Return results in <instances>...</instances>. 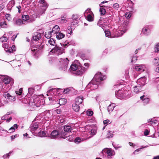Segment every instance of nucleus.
Instances as JSON below:
<instances>
[{
	"instance_id": "nucleus-11",
	"label": "nucleus",
	"mask_w": 159,
	"mask_h": 159,
	"mask_svg": "<svg viewBox=\"0 0 159 159\" xmlns=\"http://www.w3.org/2000/svg\"><path fill=\"white\" fill-rule=\"evenodd\" d=\"M3 95L5 98L8 99L10 101L13 102L16 100L15 97L11 96L9 93L7 92L4 93Z\"/></svg>"
},
{
	"instance_id": "nucleus-22",
	"label": "nucleus",
	"mask_w": 159,
	"mask_h": 159,
	"mask_svg": "<svg viewBox=\"0 0 159 159\" xmlns=\"http://www.w3.org/2000/svg\"><path fill=\"white\" fill-rule=\"evenodd\" d=\"M83 98L82 96L77 97L75 99L76 103L78 105L81 104L83 102Z\"/></svg>"
},
{
	"instance_id": "nucleus-12",
	"label": "nucleus",
	"mask_w": 159,
	"mask_h": 159,
	"mask_svg": "<svg viewBox=\"0 0 159 159\" xmlns=\"http://www.w3.org/2000/svg\"><path fill=\"white\" fill-rule=\"evenodd\" d=\"M41 128H39V130L36 132L35 134H34V135L36 136H38L39 137H46L47 136L46 134V133L44 131H42L41 130Z\"/></svg>"
},
{
	"instance_id": "nucleus-53",
	"label": "nucleus",
	"mask_w": 159,
	"mask_h": 159,
	"mask_svg": "<svg viewBox=\"0 0 159 159\" xmlns=\"http://www.w3.org/2000/svg\"><path fill=\"white\" fill-rule=\"evenodd\" d=\"M110 123V121L108 120H107L103 121V123L104 125H107Z\"/></svg>"
},
{
	"instance_id": "nucleus-51",
	"label": "nucleus",
	"mask_w": 159,
	"mask_h": 159,
	"mask_svg": "<svg viewBox=\"0 0 159 159\" xmlns=\"http://www.w3.org/2000/svg\"><path fill=\"white\" fill-rule=\"evenodd\" d=\"M148 147V146H145L144 147H143V146H142L141 147V148H138L136 150L134 151V153L135 152H139L141 149H143V148H146Z\"/></svg>"
},
{
	"instance_id": "nucleus-7",
	"label": "nucleus",
	"mask_w": 159,
	"mask_h": 159,
	"mask_svg": "<svg viewBox=\"0 0 159 159\" xmlns=\"http://www.w3.org/2000/svg\"><path fill=\"white\" fill-rule=\"evenodd\" d=\"M59 61L60 62L62 63V70H66L69 63V60L68 58H67L64 59L61 58L59 60Z\"/></svg>"
},
{
	"instance_id": "nucleus-19",
	"label": "nucleus",
	"mask_w": 159,
	"mask_h": 159,
	"mask_svg": "<svg viewBox=\"0 0 159 159\" xmlns=\"http://www.w3.org/2000/svg\"><path fill=\"white\" fill-rule=\"evenodd\" d=\"M111 31L109 30H105V33L106 36L110 38H114V33L113 31L112 32Z\"/></svg>"
},
{
	"instance_id": "nucleus-62",
	"label": "nucleus",
	"mask_w": 159,
	"mask_h": 159,
	"mask_svg": "<svg viewBox=\"0 0 159 159\" xmlns=\"http://www.w3.org/2000/svg\"><path fill=\"white\" fill-rule=\"evenodd\" d=\"M148 121V122H150L152 124H153V120L152 119H149Z\"/></svg>"
},
{
	"instance_id": "nucleus-1",
	"label": "nucleus",
	"mask_w": 159,
	"mask_h": 159,
	"mask_svg": "<svg viewBox=\"0 0 159 159\" xmlns=\"http://www.w3.org/2000/svg\"><path fill=\"white\" fill-rule=\"evenodd\" d=\"M39 0L40 4H42V5L40 6L41 7L39 9V11H38V15H36V16L35 17V18H34L31 17H30L28 15H23L22 16V19L23 21H26L30 19V22H33L35 18L39 16L44 13L48 7V5L45 2L44 0Z\"/></svg>"
},
{
	"instance_id": "nucleus-26",
	"label": "nucleus",
	"mask_w": 159,
	"mask_h": 159,
	"mask_svg": "<svg viewBox=\"0 0 159 159\" xmlns=\"http://www.w3.org/2000/svg\"><path fill=\"white\" fill-rule=\"evenodd\" d=\"M72 108L73 110L76 112H78L80 110V107L76 103L73 104L72 105Z\"/></svg>"
},
{
	"instance_id": "nucleus-38",
	"label": "nucleus",
	"mask_w": 159,
	"mask_h": 159,
	"mask_svg": "<svg viewBox=\"0 0 159 159\" xmlns=\"http://www.w3.org/2000/svg\"><path fill=\"white\" fill-rule=\"evenodd\" d=\"M52 32L51 31H49L47 33H46L45 34V37L48 39H49L51 37Z\"/></svg>"
},
{
	"instance_id": "nucleus-54",
	"label": "nucleus",
	"mask_w": 159,
	"mask_h": 159,
	"mask_svg": "<svg viewBox=\"0 0 159 159\" xmlns=\"http://www.w3.org/2000/svg\"><path fill=\"white\" fill-rule=\"evenodd\" d=\"M119 7V5L117 3H115L113 5V7L116 9L118 8Z\"/></svg>"
},
{
	"instance_id": "nucleus-58",
	"label": "nucleus",
	"mask_w": 159,
	"mask_h": 159,
	"mask_svg": "<svg viewBox=\"0 0 159 159\" xmlns=\"http://www.w3.org/2000/svg\"><path fill=\"white\" fill-rule=\"evenodd\" d=\"M144 134L146 135H148L149 134V131L148 130H146L144 133Z\"/></svg>"
},
{
	"instance_id": "nucleus-27",
	"label": "nucleus",
	"mask_w": 159,
	"mask_h": 159,
	"mask_svg": "<svg viewBox=\"0 0 159 159\" xmlns=\"http://www.w3.org/2000/svg\"><path fill=\"white\" fill-rule=\"evenodd\" d=\"M41 36V34L39 33H37L34 34L33 36V39L34 40H37L39 39Z\"/></svg>"
},
{
	"instance_id": "nucleus-14",
	"label": "nucleus",
	"mask_w": 159,
	"mask_h": 159,
	"mask_svg": "<svg viewBox=\"0 0 159 159\" xmlns=\"http://www.w3.org/2000/svg\"><path fill=\"white\" fill-rule=\"evenodd\" d=\"M114 151L111 149H108L107 148L104 149L102 151V153L103 154H104L106 153L108 156H111L113 155Z\"/></svg>"
},
{
	"instance_id": "nucleus-17",
	"label": "nucleus",
	"mask_w": 159,
	"mask_h": 159,
	"mask_svg": "<svg viewBox=\"0 0 159 159\" xmlns=\"http://www.w3.org/2000/svg\"><path fill=\"white\" fill-rule=\"evenodd\" d=\"M61 137L63 139H65L67 138L66 140H68L69 141H71L73 140V138L72 136H67V134H66L64 132H62L61 133Z\"/></svg>"
},
{
	"instance_id": "nucleus-61",
	"label": "nucleus",
	"mask_w": 159,
	"mask_h": 159,
	"mask_svg": "<svg viewBox=\"0 0 159 159\" xmlns=\"http://www.w3.org/2000/svg\"><path fill=\"white\" fill-rule=\"evenodd\" d=\"M134 61H136L137 60V57H134L131 60V62H133L134 61Z\"/></svg>"
},
{
	"instance_id": "nucleus-18",
	"label": "nucleus",
	"mask_w": 159,
	"mask_h": 159,
	"mask_svg": "<svg viewBox=\"0 0 159 159\" xmlns=\"http://www.w3.org/2000/svg\"><path fill=\"white\" fill-rule=\"evenodd\" d=\"M58 90H59V89H56L55 88L50 89L47 92V95L48 96L55 95L56 93L57 94L58 92Z\"/></svg>"
},
{
	"instance_id": "nucleus-34",
	"label": "nucleus",
	"mask_w": 159,
	"mask_h": 159,
	"mask_svg": "<svg viewBox=\"0 0 159 159\" xmlns=\"http://www.w3.org/2000/svg\"><path fill=\"white\" fill-rule=\"evenodd\" d=\"M140 90L141 89L140 87L138 85L135 86L134 87V91L135 93H138Z\"/></svg>"
},
{
	"instance_id": "nucleus-2",
	"label": "nucleus",
	"mask_w": 159,
	"mask_h": 159,
	"mask_svg": "<svg viewBox=\"0 0 159 159\" xmlns=\"http://www.w3.org/2000/svg\"><path fill=\"white\" fill-rule=\"evenodd\" d=\"M105 79V77L102 75L100 72H97L94 77L88 85V87H90L92 89L98 88L101 82Z\"/></svg>"
},
{
	"instance_id": "nucleus-25",
	"label": "nucleus",
	"mask_w": 159,
	"mask_h": 159,
	"mask_svg": "<svg viewBox=\"0 0 159 159\" xmlns=\"http://www.w3.org/2000/svg\"><path fill=\"white\" fill-rule=\"evenodd\" d=\"M65 34L60 32H58L56 34L57 38L58 39H61L65 37Z\"/></svg>"
},
{
	"instance_id": "nucleus-20",
	"label": "nucleus",
	"mask_w": 159,
	"mask_h": 159,
	"mask_svg": "<svg viewBox=\"0 0 159 159\" xmlns=\"http://www.w3.org/2000/svg\"><path fill=\"white\" fill-rule=\"evenodd\" d=\"M3 82L5 84H8L11 80V79L7 76H4Z\"/></svg>"
},
{
	"instance_id": "nucleus-13",
	"label": "nucleus",
	"mask_w": 159,
	"mask_h": 159,
	"mask_svg": "<svg viewBox=\"0 0 159 159\" xmlns=\"http://www.w3.org/2000/svg\"><path fill=\"white\" fill-rule=\"evenodd\" d=\"M146 66L144 65H137L135 66V69L137 71L143 72L145 70Z\"/></svg>"
},
{
	"instance_id": "nucleus-4",
	"label": "nucleus",
	"mask_w": 159,
	"mask_h": 159,
	"mask_svg": "<svg viewBox=\"0 0 159 159\" xmlns=\"http://www.w3.org/2000/svg\"><path fill=\"white\" fill-rule=\"evenodd\" d=\"M127 25L125 23H123L121 25L117 31L116 30H113V32L114 33V38L118 37L121 36L127 30Z\"/></svg>"
},
{
	"instance_id": "nucleus-57",
	"label": "nucleus",
	"mask_w": 159,
	"mask_h": 159,
	"mask_svg": "<svg viewBox=\"0 0 159 159\" xmlns=\"http://www.w3.org/2000/svg\"><path fill=\"white\" fill-rule=\"evenodd\" d=\"M55 112L57 114H60L61 111V110L59 109L55 110Z\"/></svg>"
},
{
	"instance_id": "nucleus-32",
	"label": "nucleus",
	"mask_w": 159,
	"mask_h": 159,
	"mask_svg": "<svg viewBox=\"0 0 159 159\" xmlns=\"http://www.w3.org/2000/svg\"><path fill=\"white\" fill-rule=\"evenodd\" d=\"M2 47L4 48L5 51L6 52H9V48H10L9 45L7 43H4L2 45Z\"/></svg>"
},
{
	"instance_id": "nucleus-52",
	"label": "nucleus",
	"mask_w": 159,
	"mask_h": 159,
	"mask_svg": "<svg viewBox=\"0 0 159 159\" xmlns=\"http://www.w3.org/2000/svg\"><path fill=\"white\" fill-rule=\"evenodd\" d=\"M59 22L61 23H64L66 22V20L65 18H63L59 20Z\"/></svg>"
},
{
	"instance_id": "nucleus-59",
	"label": "nucleus",
	"mask_w": 159,
	"mask_h": 159,
	"mask_svg": "<svg viewBox=\"0 0 159 159\" xmlns=\"http://www.w3.org/2000/svg\"><path fill=\"white\" fill-rule=\"evenodd\" d=\"M121 85H115L114 87V90H116L117 89L119 88V87Z\"/></svg>"
},
{
	"instance_id": "nucleus-43",
	"label": "nucleus",
	"mask_w": 159,
	"mask_h": 159,
	"mask_svg": "<svg viewBox=\"0 0 159 159\" xmlns=\"http://www.w3.org/2000/svg\"><path fill=\"white\" fill-rule=\"evenodd\" d=\"M125 16L126 18L128 19L131 16V14L130 12H128L126 13Z\"/></svg>"
},
{
	"instance_id": "nucleus-5",
	"label": "nucleus",
	"mask_w": 159,
	"mask_h": 159,
	"mask_svg": "<svg viewBox=\"0 0 159 159\" xmlns=\"http://www.w3.org/2000/svg\"><path fill=\"white\" fill-rule=\"evenodd\" d=\"M127 91H125L124 92L122 90H119L118 91H116L115 94L118 98L124 99L127 96Z\"/></svg>"
},
{
	"instance_id": "nucleus-55",
	"label": "nucleus",
	"mask_w": 159,
	"mask_h": 159,
	"mask_svg": "<svg viewBox=\"0 0 159 159\" xmlns=\"http://www.w3.org/2000/svg\"><path fill=\"white\" fill-rule=\"evenodd\" d=\"M70 89H64L63 92L64 93H66L70 91Z\"/></svg>"
},
{
	"instance_id": "nucleus-64",
	"label": "nucleus",
	"mask_w": 159,
	"mask_h": 159,
	"mask_svg": "<svg viewBox=\"0 0 159 159\" xmlns=\"http://www.w3.org/2000/svg\"><path fill=\"white\" fill-rule=\"evenodd\" d=\"M155 71L156 72L159 73V66L158 67L156 68L155 70Z\"/></svg>"
},
{
	"instance_id": "nucleus-50",
	"label": "nucleus",
	"mask_w": 159,
	"mask_h": 159,
	"mask_svg": "<svg viewBox=\"0 0 159 159\" xmlns=\"http://www.w3.org/2000/svg\"><path fill=\"white\" fill-rule=\"evenodd\" d=\"M10 16H11L10 14H7L5 16L6 18L8 20L10 21L11 19Z\"/></svg>"
},
{
	"instance_id": "nucleus-8",
	"label": "nucleus",
	"mask_w": 159,
	"mask_h": 159,
	"mask_svg": "<svg viewBox=\"0 0 159 159\" xmlns=\"http://www.w3.org/2000/svg\"><path fill=\"white\" fill-rule=\"evenodd\" d=\"M52 52H54L57 55H59L62 54L64 52L63 49L56 45L54 48L51 51Z\"/></svg>"
},
{
	"instance_id": "nucleus-24",
	"label": "nucleus",
	"mask_w": 159,
	"mask_h": 159,
	"mask_svg": "<svg viewBox=\"0 0 159 159\" xmlns=\"http://www.w3.org/2000/svg\"><path fill=\"white\" fill-rule=\"evenodd\" d=\"M140 98L143 100L144 105L148 104L149 101V98L146 97H145L144 95L141 96Z\"/></svg>"
},
{
	"instance_id": "nucleus-28",
	"label": "nucleus",
	"mask_w": 159,
	"mask_h": 159,
	"mask_svg": "<svg viewBox=\"0 0 159 159\" xmlns=\"http://www.w3.org/2000/svg\"><path fill=\"white\" fill-rule=\"evenodd\" d=\"M115 107V105L114 104H111L109 105L108 107V111L109 112H112Z\"/></svg>"
},
{
	"instance_id": "nucleus-9",
	"label": "nucleus",
	"mask_w": 159,
	"mask_h": 159,
	"mask_svg": "<svg viewBox=\"0 0 159 159\" xmlns=\"http://www.w3.org/2000/svg\"><path fill=\"white\" fill-rule=\"evenodd\" d=\"M30 128L31 132L35 134L36 132L38 131V130H39V127L38 123H36L31 125Z\"/></svg>"
},
{
	"instance_id": "nucleus-39",
	"label": "nucleus",
	"mask_w": 159,
	"mask_h": 159,
	"mask_svg": "<svg viewBox=\"0 0 159 159\" xmlns=\"http://www.w3.org/2000/svg\"><path fill=\"white\" fill-rule=\"evenodd\" d=\"M7 24L6 21H4L1 23L0 25L1 27L3 28H7Z\"/></svg>"
},
{
	"instance_id": "nucleus-37",
	"label": "nucleus",
	"mask_w": 159,
	"mask_h": 159,
	"mask_svg": "<svg viewBox=\"0 0 159 159\" xmlns=\"http://www.w3.org/2000/svg\"><path fill=\"white\" fill-rule=\"evenodd\" d=\"M154 51L155 52H157L159 51V43L156 44L154 47Z\"/></svg>"
},
{
	"instance_id": "nucleus-29",
	"label": "nucleus",
	"mask_w": 159,
	"mask_h": 159,
	"mask_svg": "<svg viewBox=\"0 0 159 159\" xmlns=\"http://www.w3.org/2000/svg\"><path fill=\"white\" fill-rule=\"evenodd\" d=\"M64 129L65 131L67 132H69L71 131V127L69 125H66L64 126Z\"/></svg>"
},
{
	"instance_id": "nucleus-44",
	"label": "nucleus",
	"mask_w": 159,
	"mask_h": 159,
	"mask_svg": "<svg viewBox=\"0 0 159 159\" xmlns=\"http://www.w3.org/2000/svg\"><path fill=\"white\" fill-rule=\"evenodd\" d=\"M72 28L70 26H69L68 27L67 30V33L68 34H70V35L72 33Z\"/></svg>"
},
{
	"instance_id": "nucleus-42",
	"label": "nucleus",
	"mask_w": 159,
	"mask_h": 159,
	"mask_svg": "<svg viewBox=\"0 0 159 159\" xmlns=\"http://www.w3.org/2000/svg\"><path fill=\"white\" fill-rule=\"evenodd\" d=\"M9 48V52H14L15 51V46L14 45H13L12 46V47L11 48Z\"/></svg>"
},
{
	"instance_id": "nucleus-30",
	"label": "nucleus",
	"mask_w": 159,
	"mask_h": 159,
	"mask_svg": "<svg viewBox=\"0 0 159 159\" xmlns=\"http://www.w3.org/2000/svg\"><path fill=\"white\" fill-rule=\"evenodd\" d=\"M66 102V100L64 98L59 99L58 103L60 105H63L65 104Z\"/></svg>"
},
{
	"instance_id": "nucleus-21",
	"label": "nucleus",
	"mask_w": 159,
	"mask_h": 159,
	"mask_svg": "<svg viewBox=\"0 0 159 159\" xmlns=\"http://www.w3.org/2000/svg\"><path fill=\"white\" fill-rule=\"evenodd\" d=\"M60 28L57 25H55L53 28L51 32L52 33L56 34L60 31Z\"/></svg>"
},
{
	"instance_id": "nucleus-16",
	"label": "nucleus",
	"mask_w": 159,
	"mask_h": 159,
	"mask_svg": "<svg viewBox=\"0 0 159 159\" xmlns=\"http://www.w3.org/2000/svg\"><path fill=\"white\" fill-rule=\"evenodd\" d=\"M59 134V132L57 130L53 131L49 136L51 139H55L57 138Z\"/></svg>"
},
{
	"instance_id": "nucleus-45",
	"label": "nucleus",
	"mask_w": 159,
	"mask_h": 159,
	"mask_svg": "<svg viewBox=\"0 0 159 159\" xmlns=\"http://www.w3.org/2000/svg\"><path fill=\"white\" fill-rule=\"evenodd\" d=\"M0 40L2 42H6L7 40V38L4 36H3L0 38Z\"/></svg>"
},
{
	"instance_id": "nucleus-6",
	"label": "nucleus",
	"mask_w": 159,
	"mask_h": 159,
	"mask_svg": "<svg viewBox=\"0 0 159 159\" xmlns=\"http://www.w3.org/2000/svg\"><path fill=\"white\" fill-rule=\"evenodd\" d=\"M97 133V129L96 128H92L90 129L89 130L86 134V139H89L96 134Z\"/></svg>"
},
{
	"instance_id": "nucleus-63",
	"label": "nucleus",
	"mask_w": 159,
	"mask_h": 159,
	"mask_svg": "<svg viewBox=\"0 0 159 159\" xmlns=\"http://www.w3.org/2000/svg\"><path fill=\"white\" fill-rule=\"evenodd\" d=\"M85 66H86L88 68L89 66V64L88 63H85L84 64Z\"/></svg>"
},
{
	"instance_id": "nucleus-15",
	"label": "nucleus",
	"mask_w": 159,
	"mask_h": 159,
	"mask_svg": "<svg viewBox=\"0 0 159 159\" xmlns=\"http://www.w3.org/2000/svg\"><path fill=\"white\" fill-rule=\"evenodd\" d=\"M89 13V14L88 15L87 19L89 21H91L93 20V18L92 16L90 15V14L91 13V11L90 10V9H88L86 10L84 13V15L85 16L88 13Z\"/></svg>"
},
{
	"instance_id": "nucleus-23",
	"label": "nucleus",
	"mask_w": 159,
	"mask_h": 159,
	"mask_svg": "<svg viewBox=\"0 0 159 159\" xmlns=\"http://www.w3.org/2000/svg\"><path fill=\"white\" fill-rule=\"evenodd\" d=\"M142 32L145 35H148L150 33V30L148 28L144 27L142 29Z\"/></svg>"
},
{
	"instance_id": "nucleus-49",
	"label": "nucleus",
	"mask_w": 159,
	"mask_h": 159,
	"mask_svg": "<svg viewBox=\"0 0 159 159\" xmlns=\"http://www.w3.org/2000/svg\"><path fill=\"white\" fill-rule=\"evenodd\" d=\"M34 92V89L32 88L28 89V93L29 94H32Z\"/></svg>"
},
{
	"instance_id": "nucleus-46",
	"label": "nucleus",
	"mask_w": 159,
	"mask_h": 159,
	"mask_svg": "<svg viewBox=\"0 0 159 159\" xmlns=\"http://www.w3.org/2000/svg\"><path fill=\"white\" fill-rule=\"evenodd\" d=\"M87 115L89 116H91L93 115V112L91 111H87L86 112Z\"/></svg>"
},
{
	"instance_id": "nucleus-36",
	"label": "nucleus",
	"mask_w": 159,
	"mask_h": 159,
	"mask_svg": "<svg viewBox=\"0 0 159 159\" xmlns=\"http://www.w3.org/2000/svg\"><path fill=\"white\" fill-rule=\"evenodd\" d=\"M48 43L51 45L54 46L55 44V41L52 39H50L48 41Z\"/></svg>"
},
{
	"instance_id": "nucleus-48",
	"label": "nucleus",
	"mask_w": 159,
	"mask_h": 159,
	"mask_svg": "<svg viewBox=\"0 0 159 159\" xmlns=\"http://www.w3.org/2000/svg\"><path fill=\"white\" fill-rule=\"evenodd\" d=\"M81 141V139L80 138H76L75 140V142L76 143H80Z\"/></svg>"
},
{
	"instance_id": "nucleus-47",
	"label": "nucleus",
	"mask_w": 159,
	"mask_h": 159,
	"mask_svg": "<svg viewBox=\"0 0 159 159\" xmlns=\"http://www.w3.org/2000/svg\"><path fill=\"white\" fill-rule=\"evenodd\" d=\"M11 153V152H10L9 153L4 154L3 156V158H8L10 156V154Z\"/></svg>"
},
{
	"instance_id": "nucleus-60",
	"label": "nucleus",
	"mask_w": 159,
	"mask_h": 159,
	"mask_svg": "<svg viewBox=\"0 0 159 159\" xmlns=\"http://www.w3.org/2000/svg\"><path fill=\"white\" fill-rule=\"evenodd\" d=\"M17 136V134H15L14 135H12L11 137V139L13 140Z\"/></svg>"
},
{
	"instance_id": "nucleus-35",
	"label": "nucleus",
	"mask_w": 159,
	"mask_h": 159,
	"mask_svg": "<svg viewBox=\"0 0 159 159\" xmlns=\"http://www.w3.org/2000/svg\"><path fill=\"white\" fill-rule=\"evenodd\" d=\"M100 6L101 7L100 9V12L101 13V14L102 15H104L106 11L104 8L102 7V6L101 4L100 5Z\"/></svg>"
},
{
	"instance_id": "nucleus-40",
	"label": "nucleus",
	"mask_w": 159,
	"mask_h": 159,
	"mask_svg": "<svg viewBox=\"0 0 159 159\" xmlns=\"http://www.w3.org/2000/svg\"><path fill=\"white\" fill-rule=\"evenodd\" d=\"M23 24V21L20 19L17 20L16 22V24L18 25H21Z\"/></svg>"
},
{
	"instance_id": "nucleus-41",
	"label": "nucleus",
	"mask_w": 159,
	"mask_h": 159,
	"mask_svg": "<svg viewBox=\"0 0 159 159\" xmlns=\"http://www.w3.org/2000/svg\"><path fill=\"white\" fill-rule=\"evenodd\" d=\"M108 132L107 134V137L108 138H112L113 136V134L112 133H111V132L110 131H108Z\"/></svg>"
},
{
	"instance_id": "nucleus-31",
	"label": "nucleus",
	"mask_w": 159,
	"mask_h": 159,
	"mask_svg": "<svg viewBox=\"0 0 159 159\" xmlns=\"http://www.w3.org/2000/svg\"><path fill=\"white\" fill-rule=\"evenodd\" d=\"M153 64L155 65H159V57H156L152 61Z\"/></svg>"
},
{
	"instance_id": "nucleus-10",
	"label": "nucleus",
	"mask_w": 159,
	"mask_h": 159,
	"mask_svg": "<svg viewBox=\"0 0 159 159\" xmlns=\"http://www.w3.org/2000/svg\"><path fill=\"white\" fill-rule=\"evenodd\" d=\"M146 79L145 77H143L138 79L137 82V85L141 87L145 84Z\"/></svg>"
},
{
	"instance_id": "nucleus-33",
	"label": "nucleus",
	"mask_w": 159,
	"mask_h": 159,
	"mask_svg": "<svg viewBox=\"0 0 159 159\" xmlns=\"http://www.w3.org/2000/svg\"><path fill=\"white\" fill-rule=\"evenodd\" d=\"M18 125L16 124H14V125L11 127L9 130L10 131V132H14L16 129L18 127Z\"/></svg>"
},
{
	"instance_id": "nucleus-56",
	"label": "nucleus",
	"mask_w": 159,
	"mask_h": 159,
	"mask_svg": "<svg viewBox=\"0 0 159 159\" xmlns=\"http://www.w3.org/2000/svg\"><path fill=\"white\" fill-rule=\"evenodd\" d=\"M17 8L18 10V12L20 13L21 10H22V7L20 6H18L16 7Z\"/></svg>"
},
{
	"instance_id": "nucleus-3",
	"label": "nucleus",
	"mask_w": 159,
	"mask_h": 159,
	"mask_svg": "<svg viewBox=\"0 0 159 159\" xmlns=\"http://www.w3.org/2000/svg\"><path fill=\"white\" fill-rule=\"evenodd\" d=\"M70 69V70L74 71V73L77 75H81L86 70L87 68L80 66H78L76 64H72Z\"/></svg>"
}]
</instances>
